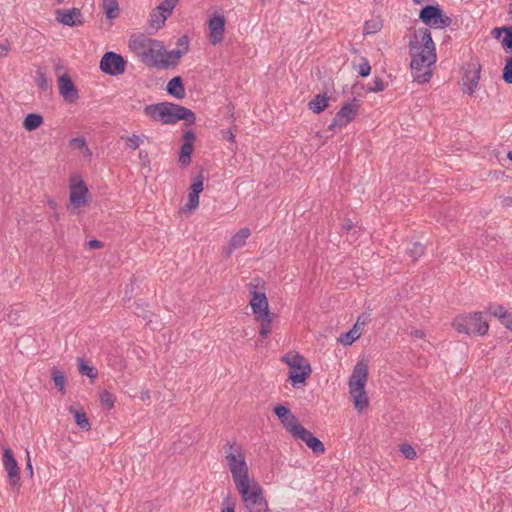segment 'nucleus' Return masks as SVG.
<instances>
[{
  "label": "nucleus",
  "mask_w": 512,
  "mask_h": 512,
  "mask_svg": "<svg viewBox=\"0 0 512 512\" xmlns=\"http://www.w3.org/2000/svg\"><path fill=\"white\" fill-rule=\"evenodd\" d=\"M360 336H361V332L357 330V325H354V327L350 331H348L347 333H344L340 336L339 341L343 345H351Z\"/></svg>",
  "instance_id": "34"
},
{
  "label": "nucleus",
  "mask_w": 512,
  "mask_h": 512,
  "mask_svg": "<svg viewBox=\"0 0 512 512\" xmlns=\"http://www.w3.org/2000/svg\"><path fill=\"white\" fill-rule=\"evenodd\" d=\"M400 452L406 459L412 460L416 457L415 449L410 444L407 443L400 445Z\"/></svg>",
  "instance_id": "42"
},
{
  "label": "nucleus",
  "mask_w": 512,
  "mask_h": 512,
  "mask_svg": "<svg viewBox=\"0 0 512 512\" xmlns=\"http://www.w3.org/2000/svg\"><path fill=\"white\" fill-rule=\"evenodd\" d=\"M36 84L43 90L46 91L49 88V82L44 72L37 71V75L35 77Z\"/></svg>",
  "instance_id": "41"
},
{
  "label": "nucleus",
  "mask_w": 512,
  "mask_h": 512,
  "mask_svg": "<svg viewBox=\"0 0 512 512\" xmlns=\"http://www.w3.org/2000/svg\"><path fill=\"white\" fill-rule=\"evenodd\" d=\"M371 66L369 61L366 58L362 59V63L358 66V74L362 77H367L370 75Z\"/></svg>",
  "instance_id": "46"
},
{
  "label": "nucleus",
  "mask_w": 512,
  "mask_h": 512,
  "mask_svg": "<svg viewBox=\"0 0 512 512\" xmlns=\"http://www.w3.org/2000/svg\"><path fill=\"white\" fill-rule=\"evenodd\" d=\"M3 466L8 473L9 483L12 486L20 485L19 467L10 448L3 451Z\"/></svg>",
  "instance_id": "14"
},
{
  "label": "nucleus",
  "mask_w": 512,
  "mask_h": 512,
  "mask_svg": "<svg viewBox=\"0 0 512 512\" xmlns=\"http://www.w3.org/2000/svg\"><path fill=\"white\" fill-rule=\"evenodd\" d=\"M199 195L194 192H189L188 194V202L186 204L189 210H194L199 206Z\"/></svg>",
  "instance_id": "47"
},
{
  "label": "nucleus",
  "mask_w": 512,
  "mask_h": 512,
  "mask_svg": "<svg viewBox=\"0 0 512 512\" xmlns=\"http://www.w3.org/2000/svg\"><path fill=\"white\" fill-rule=\"evenodd\" d=\"M501 324L504 325L508 330L512 332V316L511 314H507L501 321Z\"/></svg>",
  "instance_id": "55"
},
{
  "label": "nucleus",
  "mask_w": 512,
  "mask_h": 512,
  "mask_svg": "<svg viewBox=\"0 0 512 512\" xmlns=\"http://www.w3.org/2000/svg\"><path fill=\"white\" fill-rule=\"evenodd\" d=\"M133 312L135 315L143 319H147L149 317V310L147 309V305L143 303H135Z\"/></svg>",
  "instance_id": "43"
},
{
  "label": "nucleus",
  "mask_w": 512,
  "mask_h": 512,
  "mask_svg": "<svg viewBox=\"0 0 512 512\" xmlns=\"http://www.w3.org/2000/svg\"><path fill=\"white\" fill-rule=\"evenodd\" d=\"M308 106L314 113L319 114L328 106V97L325 94H318L308 103Z\"/></svg>",
  "instance_id": "26"
},
{
  "label": "nucleus",
  "mask_w": 512,
  "mask_h": 512,
  "mask_svg": "<svg viewBox=\"0 0 512 512\" xmlns=\"http://www.w3.org/2000/svg\"><path fill=\"white\" fill-rule=\"evenodd\" d=\"M10 48V44L7 40L3 43H0V57L7 56L8 52L10 51Z\"/></svg>",
  "instance_id": "54"
},
{
  "label": "nucleus",
  "mask_w": 512,
  "mask_h": 512,
  "mask_svg": "<svg viewBox=\"0 0 512 512\" xmlns=\"http://www.w3.org/2000/svg\"><path fill=\"white\" fill-rule=\"evenodd\" d=\"M70 144L77 149L87 148L86 140L83 137H77V138L71 139Z\"/></svg>",
  "instance_id": "52"
},
{
  "label": "nucleus",
  "mask_w": 512,
  "mask_h": 512,
  "mask_svg": "<svg viewBox=\"0 0 512 512\" xmlns=\"http://www.w3.org/2000/svg\"><path fill=\"white\" fill-rule=\"evenodd\" d=\"M292 435L295 438L301 439L306 445L315 453L322 454L325 452L324 444L313 434L308 431L304 426L297 425L292 428Z\"/></svg>",
  "instance_id": "11"
},
{
  "label": "nucleus",
  "mask_w": 512,
  "mask_h": 512,
  "mask_svg": "<svg viewBox=\"0 0 512 512\" xmlns=\"http://www.w3.org/2000/svg\"><path fill=\"white\" fill-rule=\"evenodd\" d=\"M225 459L236 489L252 482L253 479L249 477L245 456L239 447H236L235 444L227 443L225 445Z\"/></svg>",
  "instance_id": "3"
},
{
  "label": "nucleus",
  "mask_w": 512,
  "mask_h": 512,
  "mask_svg": "<svg viewBox=\"0 0 512 512\" xmlns=\"http://www.w3.org/2000/svg\"><path fill=\"white\" fill-rule=\"evenodd\" d=\"M239 492L245 512H268V502L264 497V491L261 485L256 481L252 480L240 488H237Z\"/></svg>",
  "instance_id": "5"
},
{
  "label": "nucleus",
  "mask_w": 512,
  "mask_h": 512,
  "mask_svg": "<svg viewBox=\"0 0 512 512\" xmlns=\"http://www.w3.org/2000/svg\"><path fill=\"white\" fill-rule=\"evenodd\" d=\"M411 73L414 81L423 84L430 80V67L436 62V48L428 28L414 31L409 41Z\"/></svg>",
  "instance_id": "1"
},
{
  "label": "nucleus",
  "mask_w": 512,
  "mask_h": 512,
  "mask_svg": "<svg viewBox=\"0 0 512 512\" xmlns=\"http://www.w3.org/2000/svg\"><path fill=\"white\" fill-rule=\"evenodd\" d=\"M221 133H222L223 139L227 140L228 142L235 141V135L231 130H222Z\"/></svg>",
  "instance_id": "56"
},
{
  "label": "nucleus",
  "mask_w": 512,
  "mask_h": 512,
  "mask_svg": "<svg viewBox=\"0 0 512 512\" xmlns=\"http://www.w3.org/2000/svg\"><path fill=\"white\" fill-rule=\"evenodd\" d=\"M153 39L143 34L132 36L129 40L130 50L143 62L147 50L152 44Z\"/></svg>",
  "instance_id": "20"
},
{
  "label": "nucleus",
  "mask_w": 512,
  "mask_h": 512,
  "mask_svg": "<svg viewBox=\"0 0 512 512\" xmlns=\"http://www.w3.org/2000/svg\"><path fill=\"white\" fill-rule=\"evenodd\" d=\"M167 92L171 96L182 99L185 96V89L181 77L172 78L167 84Z\"/></svg>",
  "instance_id": "25"
},
{
  "label": "nucleus",
  "mask_w": 512,
  "mask_h": 512,
  "mask_svg": "<svg viewBox=\"0 0 512 512\" xmlns=\"http://www.w3.org/2000/svg\"><path fill=\"white\" fill-rule=\"evenodd\" d=\"M385 89V84L381 78H375L373 84L367 88L368 92H380Z\"/></svg>",
  "instance_id": "50"
},
{
  "label": "nucleus",
  "mask_w": 512,
  "mask_h": 512,
  "mask_svg": "<svg viewBox=\"0 0 512 512\" xmlns=\"http://www.w3.org/2000/svg\"><path fill=\"white\" fill-rule=\"evenodd\" d=\"M222 505L221 512H235L236 503L229 495L224 498Z\"/></svg>",
  "instance_id": "49"
},
{
  "label": "nucleus",
  "mask_w": 512,
  "mask_h": 512,
  "mask_svg": "<svg viewBox=\"0 0 512 512\" xmlns=\"http://www.w3.org/2000/svg\"><path fill=\"white\" fill-rule=\"evenodd\" d=\"M283 361L289 366L288 379L293 387L304 384L310 376L312 370L307 360L298 353H288L283 357Z\"/></svg>",
  "instance_id": "7"
},
{
  "label": "nucleus",
  "mask_w": 512,
  "mask_h": 512,
  "mask_svg": "<svg viewBox=\"0 0 512 512\" xmlns=\"http://www.w3.org/2000/svg\"><path fill=\"white\" fill-rule=\"evenodd\" d=\"M419 19L434 29H443L452 24V18L447 16L438 4L424 6L419 13Z\"/></svg>",
  "instance_id": "8"
},
{
  "label": "nucleus",
  "mask_w": 512,
  "mask_h": 512,
  "mask_svg": "<svg viewBox=\"0 0 512 512\" xmlns=\"http://www.w3.org/2000/svg\"><path fill=\"white\" fill-rule=\"evenodd\" d=\"M126 68V61L124 58L115 52H106L100 60V69L102 72L116 76L123 74Z\"/></svg>",
  "instance_id": "10"
},
{
  "label": "nucleus",
  "mask_w": 512,
  "mask_h": 512,
  "mask_svg": "<svg viewBox=\"0 0 512 512\" xmlns=\"http://www.w3.org/2000/svg\"><path fill=\"white\" fill-rule=\"evenodd\" d=\"M70 412L74 414L76 424L83 430L90 429V422L87 418V415L83 411H78L74 409L72 406L70 407Z\"/></svg>",
  "instance_id": "31"
},
{
  "label": "nucleus",
  "mask_w": 512,
  "mask_h": 512,
  "mask_svg": "<svg viewBox=\"0 0 512 512\" xmlns=\"http://www.w3.org/2000/svg\"><path fill=\"white\" fill-rule=\"evenodd\" d=\"M226 19L223 14L215 12L208 21L209 38L213 45L222 42L225 32Z\"/></svg>",
  "instance_id": "12"
},
{
  "label": "nucleus",
  "mask_w": 512,
  "mask_h": 512,
  "mask_svg": "<svg viewBox=\"0 0 512 512\" xmlns=\"http://www.w3.org/2000/svg\"><path fill=\"white\" fill-rule=\"evenodd\" d=\"M127 143V146L133 150L139 148V146L143 143V140L140 136L133 134L132 136L122 137Z\"/></svg>",
  "instance_id": "39"
},
{
  "label": "nucleus",
  "mask_w": 512,
  "mask_h": 512,
  "mask_svg": "<svg viewBox=\"0 0 512 512\" xmlns=\"http://www.w3.org/2000/svg\"><path fill=\"white\" fill-rule=\"evenodd\" d=\"M359 108L360 103L355 98L350 102L344 103L341 109L336 113L328 129L333 131L335 128L346 127L356 117Z\"/></svg>",
  "instance_id": "9"
},
{
  "label": "nucleus",
  "mask_w": 512,
  "mask_h": 512,
  "mask_svg": "<svg viewBox=\"0 0 512 512\" xmlns=\"http://www.w3.org/2000/svg\"><path fill=\"white\" fill-rule=\"evenodd\" d=\"M275 415L279 418L283 426L292 434V428L294 426L300 425L297 423V419L295 415L291 412L289 408L284 405H277L273 409Z\"/></svg>",
  "instance_id": "21"
},
{
  "label": "nucleus",
  "mask_w": 512,
  "mask_h": 512,
  "mask_svg": "<svg viewBox=\"0 0 512 512\" xmlns=\"http://www.w3.org/2000/svg\"><path fill=\"white\" fill-rule=\"evenodd\" d=\"M100 401L102 405H104L107 409H111L115 403V397L112 393L108 391H103L100 394Z\"/></svg>",
  "instance_id": "38"
},
{
  "label": "nucleus",
  "mask_w": 512,
  "mask_h": 512,
  "mask_svg": "<svg viewBox=\"0 0 512 512\" xmlns=\"http://www.w3.org/2000/svg\"><path fill=\"white\" fill-rule=\"evenodd\" d=\"M425 251V246L420 242H414L407 249V253L412 261H416Z\"/></svg>",
  "instance_id": "36"
},
{
  "label": "nucleus",
  "mask_w": 512,
  "mask_h": 512,
  "mask_svg": "<svg viewBox=\"0 0 512 512\" xmlns=\"http://www.w3.org/2000/svg\"><path fill=\"white\" fill-rule=\"evenodd\" d=\"M502 78L506 83L512 84V57L506 61L503 68Z\"/></svg>",
  "instance_id": "40"
},
{
  "label": "nucleus",
  "mask_w": 512,
  "mask_h": 512,
  "mask_svg": "<svg viewBox=\"0 0 512 512\" xmlns=\"http://www.w3.org/2000/svg\"><path fill=\"white\" fill-rule=\"evenodd\" d=\"M58 88L67 103H74L79 98L78 90L67 73L58 76Z\"/></svg>",
  "instance_id": "15"
},
{
  "label": "nucleus",
  "mask_w": 512,
  "mask_h": 512,
  "mask_svg": "<svg viewBox=\"0 0 512 512\" xmlns=\"http://www.w3.org/2000/svg\"><path fill=\"white\" fill-rule=\"evenodd\" d=\"M382 21L379 18L367 20L364 25V34L373 35L382 29Z\"/></svg>",
  "instance_id": "33"
},
{
  "label": "nucleus",
  "mask_w": 512,
  "mask_h": 512,
  "mask_svg": "<svg viewBox=\"0 0 512 512\" xmlns=\"http://www.w3.org/2000/svg\"><path fill=\"white\" fill-rule=\"evenodd\" d=\"M502 29H503V27L495 28V29L493 30V33H495V37H497V38H498V37L500 36V34H501L502 32H504Z\"/></svg>",
  "instance_id": "61"
},
{
  "label": "nucleus",
  "mask_w": 512,
  "mask_h": 512,
  "mask_svg": "<svg viewBox=\"0 0 512 512\" xmlns=\"http://www.w3.org/2000/svg\"><path fill=\"white\" fill-rule=\"evenodd\" d=\"M160 62H164V46L160 42L153 40L151 46L147 50L143 63L151 67L162 69V64Z\"/></svg>",
  "instance_id": "19"
},
{
  "label": "nucleus",
  "mask_w": 512,
  "mask_h": 512,
  "mask_svg": "<svg viewBox=\"0 0 512 512\" xmlns=\"http://www.w3.org/2000/svg\"><path fill=\"white\" fill-rule=\"evenodd\" d=\"M479 79L480 65L474 63L468 64L462 78L463 92L472 95L478 86Z\"/></svg>",
  "instance_id": "13"
},
{
  "label": "nucleus",
  "mask_w": 512,
  "mask_h": 512,
  "mask_svg": "<svg viewBox=\"0 0 512 512\" xmlns=\"http://www.w3.org/2000/svg\"><path fill=\"white\" fill-rule=\"evenodd\" d=\"M255 319L260 322L259 335L262 339H266L268 335L271 333V323L273 321V314L261 313L260 315H256Z\"/></svg>",
  "instance_id": "24"
},
{
  "label": "nucleus",
  "mask_w": 512,
  "mask_h": 512,
  "mask_svg": "<svg viewBox=\"0 0 512 512\" xmlns=\"http://www.w3.org/2000/svg\"><path fill=\"white\" fill-rule=\"evenodd\" d=\"M78 369L80 374L87 376L90 379H95L98 375L96 368L88 365V363L81 358L78 359Z\"/></svg>",
  "instance_id": "32"
},
{
  "label": "nucleus",
  "mask_w": 512,
  "mask_h": 512,
  "mask_svg": "<svg viewBox=\"0 0 512 512\" xmlns=\"http://www.w3.org/2000/svg\"><path fill=\"white\" fill-rule=\"evenodd\" d=\"M353 227V223L349 220L345 223V225L343 226L344 229L346 230H350L351 228Z\"/></svg>",
  "instance_id": "62"
},
{
  "label": "nucleus",
  "mask_w": 512,
  "mask_h": 512,
  "mask_svg": "<svg viewBox=\"0 0 512 512\" xmlns=\"http://www.w3.org/2000/svg\"><path fill=\"white\" fill-rule=\"evenodd\" d=\"M177 50L178 51H183V55L185 53H187L188 49H189V38L188 36L184 35V36H181L178 40H177Z\"/></svg>",
  "instance_id": "51"
},
{
  "label": "nucleus",
  "mask_w": 512,
  "mask_h": 512,
  "mask_svg": "<svg viewBox=\"0 0 512 512\" xmlns=\"http://www.w3.org/2000/svg\"><path fill=\"white\" fill-rule=\"evenodd\" d=\"M489 312L494 317L499 318L500 321L508 314L507 310L502 305L490 307Z\"/></svg>",
  "instance_id": "45"
},
{
  "label": "nucleus",
  "mask_w": 512,
  "mask_h": 512,
  "mask_svg": "<svg viewBox=\"0 0 512 512\" xmlns=\"http://www.w3.org/2000/svg\"><path fill=\"white\" fill-rule=\"evenodd\" d=\"M144 113L151 119L163 124H175L183 120L186 125H192L196 121L195 113L192 110L171 102L147 105L144 108Z\"/></svg>",
  "instance_id": "2"
},
{
  "label": "nucleus",
  "mask_w": 512,
  "mask_h": 512,
  "mask_svg": "<svg viewBox=\"0 0 512 512\" xmlns=\"http://www.w3.org/2000/svg\"><path fill=\"white\" fill-rule=\"evenodd\" d=\"M369 320V316L365 314L360 315L355 323V325H357V330L359 331V327L365 325Z\"/></svg>",
  "instance_id": "57"
},
{
  "label": "nucleus",
  "mask_w": 512,
  "mask_h": 512,
  "mask_svg": "<svg viewBox=\"0 0 512 512\" xmlns=\"http://www.w3.org/2000/svg\"><path fill=\"white\" fill-rule=\"evenodd\" d=\"M452 326L457 332L465 333L468 335H484L487 333L489 328V325L484 319L482 312H473L467 315H459L454 319Z\"/></svg>",
  "instance_id": "6"
},
{
  "label": "nucleus",
  "mask_w": 512,
  "mask_h": 512,
  "mask_svg": "<svg viewBox=\"0 0 512 512\" xmlns=\"http://www.w3.org/2000/svg\"><path fill=\"white\" fill-rule=\"evenodd\" d=\"M182 139L183 143L180 147L178 160L182 165L186 166L191 162V155L194 150V141L196 139V135L192 130H187L184 132Z\"/></svg>",
  "instance_id": "18"
},
{
  "label": "nucleus",
  "mask_w": 512,
  "mask_h": 512,
  "mask_svg": "<svg viewBox=\"0 0 512 512\" xmlns=\"http://www.w3.org/2000/svg\"><path fill=\"white\" fill-rule=\"evenodd\" d=\"M7 317L10 324H16L20 318V315L18 311L10 310V312L7 314Z\"/></svg>",
  "instance_id": "53"
},
{
  "label": "nucleus",
  "mask_w": 512,
  "mask_h": 512,
  "mask_svg": "<svg viewBox=\"0 0 512 512\" xmlns=\"http://www.w3.org/2000/svg\"><path fill=\"white\" fill-rule=\"evenodd\" d=\"M251 235L248 228L240 229L234 234L230 240L229 247L227 249V255L229 256L234 249L240 248L245 245L247 238Z\"/></svg>",
  "instance_id": "23"
},
{
  "label": "nucleus",
  "mask_w": 512,
  "mask_h": 512,
  "mask_svg": "<svg viewBox=\"0 0 512 512\" xmlns=\"http://www.w3.org/2000/svg\"><path fill=\"white\" fill-rule=\"evenodd\" d=\"M177 0H164L158 7H157V11H161L163 12L164 14H166V16H170L173 9L175 8L176 4H177Z\"/></svg>",
  "instance_id": "37"
},
{
  "label": "nucleus",
  "mask_w": 512,
  "mask_h": 512,
  "mask_svg": "<svg viewBox=\"0 0 512 512\" xmlns=\"http://www.w3.org/2000/svg\"><path fill=\"white\" fill-rule=\"evenodd\" d=\"M368 379V365L364 361H359L352 372L349 380V392L353 398V403L358 411H363L369 405L365 385Z\"/></svg>",
  "instance_id": "4"
},
{
  "label": "nucleus",
  "mask_w": 512,
  "mask_h": 512,
  "mask_svg": "<svg viewBox=\"0 0 512 512\" xmlns=\"http://www.w3.org/2000/svg\"><path fill=\"white\" fill-rule=\"evenodd\" d=\"M103 10L106 17L110 20L119 16V5L117 0H103Z\"/></svg>",
  "instance_id": "29"
},
{
  "label": "nucleus",
  "mask_w": 512,
  "mask_h": 512,
  "mask_svg": "<svg viewBox=\"0 0 512 512\" xmlns=\"http://www.w3.org/2000/svg\"><path fill=\"white\" fill-rule=\"evenodd\" d=\"M182 56L183 51L174 49L167 52L164 50V62H160L162 64V69L177 65Z\"/></svg>",
  "instance_id": "28"
},
{
  "label": "nucleus",
  "mask_w": 512,
  "mask_h": 512,
  "mask_svg": "<svg viewBox=\"0 0 512 512\" xmlns=\"http://www.w3.org/2000/svg\"><path fill=\"white\" fill-rule=\"evenodd\" d=\"M502 30L505 33V36L502 40V45L505 48L512 49V27L503 26Z\"/></svg>",
  "instance_id": "44"
},
{
  "label": "nucleus",
  "mask_w": 512,
  "mask_h": 512,
  "mask_svg": "<svg viewBox=\"0 0 512 512\" xmlns=\"http://www.w3.org/2000/svg\"><path fill=\"white\" fill-rule=\"evenodd\" d=\"M43 123V117L37 113H30L26 115L23 121V127L27 131H34L39 128Z\"/></svg>",
  "instance_id": "27"
},
{
  "label": "nucleus",
  "mask_w": 512,
  "mask_h": 512,
  "mask_svg": "<svg viewBox=\"0 0 512 512\" xmlns=\"http://www.w3.org/2000/svg\"><path fill=\"white\" fill-rule=\"evenodd\" d=\"M203 188V177L199 175L194 179L193 183L191 184L189 192L200 194L203 191Z\"/></svg>",
  "instance_id": "48"
},
{
  "label": "nucleus",
  "mask_w": 512,
  "mask_h": 512,
  "mask_svg": "<svg viewBox=\"0 0 512 512\" xmlns=\"http://www.w3.org/2000/svg\"><path fill=\"white\" fill-rule=\"evenodd\" d=\"M139 157H140V159L147 158V153L144 152V151H140L139 152Z\"/></svg>",
  "instance_id": "64"
},
{
  "label": "nucleus",
  "mask_w": 512,
  "mask_h": 512,
  "mask_svg": "<svg viewBox=\"0 0 512 512\" xmlns=\"http://www.w3.org/2000/svg\"><path fill=\"white\" fill-rule=\"evenodd\" d=\"M27 455H28V459H27L26 467H27V470H29V471H30V474L32 475V474H33L32 464H31V461H30V457H29V453H28V452H27Z\"/></svg>",
  "instance_id": "60"
},
{
  "label": "nucleus",
  "mask_w": 512,
  "mask_h": 512,
  "mask_svg": "<svg viewBox=\"0 0 512 512\" xmlns=\"http://www.w3.org/2000/svg\"><path fill=\"white\" fill-rule=\"evenodd\" d=\"M88 189L87 186L80 181L78 184L71 185L70 188V202L76 207L84 206L87 203Z\"/></svg>",
  "instance_id": "22"
},
{
  "label": "nucleus",
  "mask_w": 512,
  "mask_h": 512,
  "mask_svg": "<svg viewBox=\"0 0 512 512\" xmlns=\"http://www.w3.org/2000/svg\"><path fill=\"white\" fill-rule=\"evenodd\" d=\"M167 18L168 16L161 11L154 12L150 15V25L153 29L158 30L164 25Z\"/></svg>",
  "instance_id": "35"
},
{
  "label": "nucleus",
  "mask_w": 512,
  "mask_h": 512,
  "mask_svg": "<svg viewBox=\"0 0 512 512\" xmlns=\"http://www.w3.org/2000/svg\"><path fill=\"white\" fill-rule=\"evenodd\" d=\"M56 20L65 26H80L84 24L83 15L78 8L58 9L55 12Z\"/></svg>",
  "instance_id": "16"
},
{
  "label": "nucleus",
  "mask_w": 512,
  "mask_h": 512,
  "mask_svg": "<svg viewBox=\"0 0 512 512\" xmlns=\"http://www.w3.org/2000/svg\"><path fill=\"white\" fill-rule=\"evenodd\" d=\"M508 15L509 19L512 21V3L509 4Z\"/></svg>",
  "instance_id": "63"
},
{
  "label": "nucleus",
  "mask_w": 512,
  "mask_h": 512,
  "mask_svg": "<svg viewBox=\"0 0 512 512\" xmlns=\"http://www.w3.org/2000/svg\"><path fill=\"white\" fill-rule=\"evenodd\" d=\"M411 335L414 337V338H422L424 336V332L422 330H419V329H415L411 332Z\"/></svg>",
  "instance_id": "59"
},
{
  "label": "nucleus",
  "mask_w": 512,
  "mask_h": 512,
  "mask_svg": "<svg viewBox=\"0 0 512 512\" xmlns=\"http://www.w3.org/2000/svg\"><path fill=\"white\" fill-rule=\"evenodd\" d=\"M249 291L252 296L250 305L254 315L269 312V304L264 292L258 291L257 286L252 283L249 284Z\"/></svg>",
  "instance_id": "17"
},
{
  "label": "nucleus",
  "mask_w": 512,
  "mask_h": 512,
  "mask_svg": "<svg viewBox=\"0 0 512 512\" xmlns=\"http://www.w3.org/2000/svg\"><path fill=\"white\" fill-rule=\"evenodd\" d=\"M51 379L54 382L55 387L61 391L64 392L65 390V384H66V377L62 371H60L57 367H52L51 369Z\"/></svg>",
  "instance_id": "30"
},
{
  "label": "nucleus",
  "mask_w": 512,
  "mask_h": 512,
  "mask_svg": "<svg viewBox=\"0 0 512 512\" xmlns=\"http://www.w3.org/2000/svg\"><path fill=\"white\" fill-rule=\"evenodd\" d=\"M87 246L90 248V249H99V248H102L103 247V243L99 240H96V239H92L90 240L88 243H87Z\"/></svg>",
  "instance_id": "58"
}]
</instances>
